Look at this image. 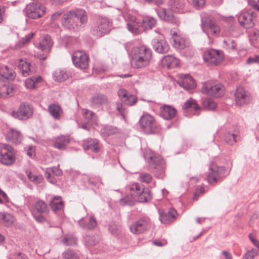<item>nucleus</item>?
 Wrapping results in <instances>:
<instances>
[{
    "mask_svg": "<svg viewBox=\"0 0 259 259\" xmlns=\"http://www.w3.org/2000/svg\"><path fill=\"white\" fill-rule=\"evenodd\" d=\"M228 172L224 166H218L216 163H211L209 171L207 175V180L209 184L214 185L228 176Z\"/></svg>",
    "mask_w": 259,
    "mask_h": 259,
    "instance_id": "4",
    "label": "nucleus"
},
{
    "mask_svg": "<svg viewBox=\"0 0 259 259\" xmlns=\"http://www.w3.org/2000/svg\"><path fill=\"white\" fill-rule=\"evenodd\" d=\"M53 45L51 37L49 34L44 35L42 40L39 43L38 48L47 54L50 51Z\"/></svg>",
    "mask_w": 259,
    "mask_h": 259,
    "instance_id": "30",
    "label": "nucleus"
},
{
    "mask_svg": "<svg viewBox=\"0 0 259 259\" xmlns=\"http://www.w3.org/2000/svg\"><path fill=\"white\" fill-rule=\"evenodd\" d=\"M83 115L86 119L90 120L92 119L93 117L95 115V113L91 110L84 109L83 110Z\"/></svg>",
    "mask_w": 259,
    "mask_h": 259,
    "instance_id": "58",
    "label": "nucleus"
},
{
    "mask_svg": "<svg viewBox=\"0 0 259 259\" xmlns=\"http://www.w3.org/2000/svg\"><path fill=\"white\" fill-rule=\"evenodd\" d=\"M203 58L207 65L218 66L222 63L224 57L222 51L209 49L204 52Z\"/></svg>",
    "mask_w": 259,
    "mask_h": 259,
    "instance_id": "8",
    "label": "nucleus"
},
{
    "mask_svg": "<svg viewBox=\"0 0 259 259\" xmlns=\"http://www.w3.org/2000/svg\"><path fill=\"white\" fill-rule=\"evenodd\" d=\"M33 112V108L29 104L23 103L19 105L17 111L11 112V115L20 120H26L32 115Z\"/></svg>",
    "mask_w": 259,
    "mask_h": 259,
    "instance_id": "12",
    "label": "nucleus"
},
{
    "mask_svg": "<svg viewBox=\"0 0 259 259\" xmlns=\"http://www.w3.org/2000/svg\"><path fill=\"white\" fill-rule=\"evenodd\" d=\"M53 76L55 80L61 82L66 80L68 78L67 73L62 70H57L53 72Z\"/></svg>",
    "mask_w": 259,
    "mask_h": 259,
    "instance_id": "43",
    "label": "nucleus"
},
{
    "mask_svg": "<svg viewBox=\"0 0 259 259\" xmlns=\"http://www.w3.org/2000/svg\"><path fill=\"white\" fill-rule=\"evenodd\" d=\"M190 46L189 41L184 38L177 36L174 37V46L178 49L183 50Z\"/></svg>",
    "mask_w": 259,
    "mask_h": 259,
    "instance_id": "38",
    "label": "nucleus"
},
{
    "mask_svg": "<svg viewBox=\"0 0 259 259\" xmlns=\"http://www.w3.org/2000/svg\"><path fill=\"white\" fill-rule=\"evenodd\" d=\"M258 253V251L255 249H252L248 251L244 256L243 259H254V257Z\"/></svg>",
    "mask_w": 259,
    "mask_h": 259,
    "instance_id": "57",
    "label": "nucleus"
},
{
    "mask_svg": "<svg viewBox=\"0 0 259 259\" xmlns=\"http://www.w3.org/2000/svg\"><path fill=\"white\" fill-rule=\"evenodd\" d=\"M144 30L152 29L156 24V20L153 17H145L142 20Z\"/></svg>",
    "mask_w": 259,
    "mask_h": 259,
    "instance_id": "40",
    "label": "nucleus"
},
{
    "mask_svg": "<svg viewBox=\"0 0 259 259\" xmlns=\"http://www.w3.org/2000/svg\"><path fill=\"white\" fill-rule=\"evenodd\" d=\"M256 14L251 10H244L238 16L240 25L246 29L253 27L256 19Z\"/></svg>",
    "mask_w": 259,
    "mask_h": 259,
    "instance_id": "11",
    "label": "nucleus"
},
{
    "mask_svg": "<svg viewBox=\"0 0 259 259\" xmlns=\"http://www.w3.org/2000/svg\"><path fill=\"white\" fill-rule=\"evenodd\" d=\"M70 143L69 136L61 135L54 138L52 146L59 150H65L67 145Z\"/></svg>",
    "mask_w": 259,
    "mask_h": 259,
    "instance_id": "22",
    "label": "nucleus"
},
{
    "mask_svg": "<svg viewBox=\"0 0 259 259\" xmlns=\"http://www.w3.org/2000/svg\"><path fill=\"white\" fill-rule=\"evenodd\" d=\"M239 139L238 133L235 132H228L224 134V141L228 145H233Z\"/></svg>",
    "mask_w": 259,
    "mask_h": 259,
    "instance_id": "39",
    "label": "nucleus"
},
{
    "mask_svg": "<svg viewBox=\"0 0 259 259\" xmlns=\"http://www.w3.org/2000/svg\"><path fill=\"white\" fill-rule=\"evenodd\" d=\"M30 64L26 61L20 60L18 64V68L22 75L26 77L32 74V70L30 68Z\"/></svg>",
    "mask_w": 259,
    "mask_h": 259,
    "instance_id": "33",
    "label": "nucleus"
},
{
    "mask_svg": "<svg viewBox=\"0 0 259 259\" xmlns=\"http://www.w3.org/2000/svg\"><path fill=\"white\" fill-rule=\"evenodd\" d=\"M48 111L54 119L59 120L60 118L62 109L59 105L56 104H51L48 106Z\"/></svg>",
    "mask_w": 259,
    "mask_h": 259,
    "instance_id": "37",
    "label": "nucleus"
},
{
    "mask_svg": "<svg viewBox=\"0 0 259 259\" xmlns=\"http://www.w3.org/2000/svg\"><path fill=\"white\" fill-rule=\"evenodd\" d=\"M79 226L84 230H93L98 225L97 221L94 215H91L88 222L84 218H81L78 222Z\"/></svg>",
    "mask_w": 259,
    "mask_h": 259,
    "instance_id": "24",
    "label": "nucleus"
},
{
    "mask_svg": "<svg viewBox=\"0 0 259 259\" xmlns=\"http://www.w3.org/2000/svg\"><path fill=\"white\" fill-rule=\"evenodd\" d=\"M72 60L74 66L80 69H85L89 67V57L82 51L74 52Z\"/></svg>",
    "mask_w": 259,
    "mask_h": 259,
    "instance_id": "14",
    "label": "nucleus"
},
{
    "mask_svg": "<svg viewBox=\"0 0 259 259\" xmlns=\"http://www.w3.org/2000/svg\"><path fill=\"white\" fill-rule=\"evenodd\" d=\"M84 239L85 245L88 247L94 246L98 242L94 236L87 235Z\"/></svg>",
    "mask_w": 259,
    "mask_h": 259,
    "instance_id": "50",
    "label": "nucleus"
},
{
    "mask_svg": "<svg viewBox=\"0 0 259 259\" xmlns=\"http://www.w3.org/2000/svg\"><path fill=\"white\" fill-rule=\"evenodd\" d=\"M151 226L150 219L147 216H144L132 223L130 226V230L132 233L138 235L143 234L149 230Z\"/></svg>",
    "mask_w": 259,
    "mask_h": 259,
    "instance_id": "10",
    "label": "nucleus"
},
{
    "mask_svg": "<svg viewBox=\"0 0 259 259\" xmlns=\"http://www.w3.org/2000/svg\"><path fill=\"white\" fill-rule=\"evenodd\" d=\"M6 139L8 141L17 144L21 142L22 136L19 132L12 129L7 133Z\"/></svg>",
    "mask_w": 259,
    "mask_h": 259,
    "instance_id": "34",
    "label": "nucleus"
},
{
    "mask_svg": "<svg viewBox=\"0 0 259 259\" xmlns=\"http://www.w3.org/2000/svg\"><path fill=\"white\" fill-rule=\"evenodd\" d=\"M52 210L57 213L63 209L64 202L60 196H54L50 201L49 203Z\"/></svg>",
    "mask_w": 259,
    "mask_h": 259,
    "instance_id": "31",
    "label": "nucleus"
},
{
    "mask_svg": "<svg viewBox=\"0 0 259 259\" xmlns=\"http://www.w3.org/2000/svg\"><path fill=\"white\" fill-rule=\"evenodd\" d=\"M34 211L39 213H44L48 214L49 213L50 209L47 204L41 200L36 201L33 205Z\"/></svg>",
    "mask_w": 259,
    "mask_h": 259,
    "instance_id": "32",
    "label": "nucleus"
},
{
    "mask_svg": "<svg viewBox=\"0 0 259 259\" xmlns=\"http://www.w3.org/2000/svg\"><path fill=\"white\" fill-rule=\"evenodd\" d=\"M88 16L82 9L76 8L66 12L62 16L61 23L65 30L71 32L79 31L87 23Z\"/></svg>",
    "mask_w": 259,
    "mask_h": 259,
    "instance_id": "1",
    "label": "nucleus"
},
{
    "mask_svg": "<svg viewBox=\"0 0 259 259\" xmlns=\"http://www.w3.org/2000/svg\"><path fill=\"white\" fill-rule=\"evenodd\" d=\"M52 172L51 171V169L50 168H48L46 169L45 176L47 179V180L52 184H55L56 183V179L52 176Z\"/></svg>",
    "mask_w": 259,
    "mask_h": 259,
    "instance_id": "55",
    "label": "nucleus"
},
{
    "mask_svg": "<svg viewBox=\"0 0 259 259\" xmlns=\"http://www.w3.org/2000/svg\"><path fill=\"white\" fill-rule=\"evenodd\" d=\"M116 108L117 111L120 113V114L123 116L125 114V109L122 107V104L121 103H116Z\"/></svg>",
    "mask_w": 259,
    "mask_h": 259,
    "instance_id": "63",
    "label": "nucleus"
},
{
    "mask_svg": "<svg viewBox=\"0 0 259 259\" xmlns=\"http://www.w3.org/2000/svg\"><path fill=\"white\" fill-rule=\"evenodd\" d=\"M112 25L110 19L106 17H99L96 23L91 26L90 34L96 38H100L110 32Z\"/></svg>",
    "mask_w": 259,
    "mask_h": 259,
    "instance_id": "3",
    "label": "nucleus"
},
{
    "mask_svg": "<svg viewBox=\"0 0 259 259\" xmlns=\"http://www.w3.org/2000/svg\"><path fill=\"white\" fill-rule=\"evenodd\" d=\"M183 108L185 109L193 108L195 110H197L199 109V107L194 100L190 99V100L187 101L184 103L183 106Z\"/></svg>",
    "mask_w": 259,
    "mask_h": 259,
    "instance_id": "49",
    "label": "nucleus"
},
{
    "mask_svg": "<svg viewBox=\"0 0 259 259\" xmlns=\"http://www.w3.org/2000/svg\"><path fill=\"white\" fill-rule=\"evenodd\" d=\"M151 50L145 45L133 49L131 53L132 63L136 68H144L148 66L152 58Z\"/></svg>",
    "mask_w": 259,
    "mask_h": 259,
    "instance_id": "2",
    "label": "nucleus"
},
{
    "mask_svg": "<svg viewBox=\"0 0 259 259\" xmlns=\"http://www.w3.org/2000/svg\"><path fill=\"white\" fill-rule=\"evenodd\" d=\"M63 12L64 11L63 10H60L52 14L51 17V21L54 22L58 20L60 16L63 14Z\"/></svg>",
    "mask_w": 259,
    "mask_h": 259,
    "instance_id": "60",
    "label": "nucleus"
},
{
    "mask_svg": "<svg viewBox=\"0 0 259 259\" xmlns=\"http://www.w3.org/2000/svg\"><path fill=\"white\" fill-rule=\"evenodd\" d=\"M102 134L107 137L110 136L118 133L117 128L112 125H105L102 128Z\"/></svg>",
    "mask_w": 259,
    "mask_h": 259,
    "instance_id": "46",
    "label": "nucleus"
},
{
    "mask_svg": "<svg viewBox=\"0 0 259 259\" xmlns=\"http://www.w3.org/2000/svg\"><path fill=\"white\" fill-rule=\"evenodd\" d=\"M16 150L10 145L0 144V163L11 165L16 161Z\"/></svg>",
    "mask_w": 259,
    "mask_h": 259,
    "instance_id": "6",
    "label": "nucleus"
},
{
    "mask_svg": "<svg viewBox=\"0 0 259 259\" xmlns=\"http://www.w3.org/2000/svg\"><path fill=\"white\" fill-rule=\"evenodd\" d=\"M193 4L196 9H199L205 4V0H193Z\"/></svg>",
    "mask_w": 259,
    "mask_h": 259,
    "instance_id": "61",
    "label": "nucleus"
},
{
    "mask_svg": "<svg viewBox=\"0 0 259 259\" xmlns=\"http://www.w3.org/2000/svg\"><path fill=\"white\" fill-rule=\"evenodd\" d=\"M117 94L121 102L125 105L133 106L137 102V97L134 95L127 94L126 90L124 89H119Z\"/></svg>",
    "mask_w": 259,
    "mask_h": 259,
    "instance_id": "21",
    "label": "nucleus"
},
{
    "mask_svg": "<svg viewBox=\"0 0 259 259\" xmlns=\"http://www.w3.org/2000/svg\"><path fill=\"white\" fill-rule=\"evenodd\" d=\"M249 238L250 241L252 242L253 245L255 246L259 250V241L256 240L252 234H250L249 235Z\"/></svg>",
    "mask_w": 259,
    "mask_h": 259,
    "instance_id": "64",
    "label": "nucleus"
},
{
    "mask_svg": "<svg viewBox=\"0 0 259 259\" xmlns=\"http://www.w3.org/2000/svg\"><path fill=\"white\" fill-rule=\"evenodd\" d=\"M141 28H142V20L138 18L131 17L127 23L128 30L135 35L141 33Z\"/></svg>",
    "mask_w": 259,
    "mask_h": 259,
    "instance_id": "23",
    "label": "nucleus"
},
{
    "mask_svg": "<svg viewBox=\"0 0 259 259\" xmlns=\"http://www.w3.org/2000/svg\"><path fill=\"white\" fill-rule=\"evenodd\" d=\"M177 215V210L173 208H170L167 213L160 212V221L164 224H169L176 219Z\"/></svg>",
    "mask_w": 259,
    "mask_h": 259,
    "instance_id": "28",
    "label": "nucleus"
},
{
    "mask_svg": "<svg viewBox=\"0 0 259 259\" xmlns=\"http://www.w3.org/2000/svg\"><path fill=\"white\" fill-rule=\"evenodd\" d=\"M32 216L34 220L39 223H44L46 222V219L42 215L43 213H39L36 212H32Z\"/></svg>",
    "mask_w": 259,
    "mask_h": 259,
    "instance_id": "53",
    "label": "nucleus"
},
{
    "mask_svg": "<svg viewBox=\"0 0 259 259\" xmlns=\"http://www.w3.org/2000/svg\"><path fill=\"white\" fill-rule=\"evenodd\" d=\"M109 230L114 235H117L119 232V227L117 225L111 223L109 225Z\"/></svg>",
    "mask_w": 259,
    "mask_h": 259,
    "instance_id": "56",
    "label": "nucleus"
},
{
    "mask_svg": "<svg viewBox=\"0 0 259 259\" xmlns=\"http://www.w3.org/2000/svg\"><path fill=\"white\" fill-rule=\"evenodd\" d=\"M163 65L168 68H174L179 64L178 60L172 55H166L162 59Z\"/></svg>",
    "mask_w": 259,
    "mask_h": 259,
    "instance_id": "36",
    "label": "nucleus"
},
{
    "mask_svg": "<svg viewBox=\"0 0 259 259\" xmlns=\"http://www.w3.org/2000/svg\"><path fill=\"white\" fill-rule=\"evenodd\" d=\"M130 193L137 198L139 202H147L152 199L150 191L143 185L137 183L132 184L130 186Z\"/></svg>",
    "mask_w": 259,
    "mask_h": 259,
    "instance_id": "5",
    "label": "nucleus"
},
{
    "mask_svg": "<svg viewBox=\"0 0 259 259\" xmlns=\"http://www.w3.org/2000/svg\"><path fill=\"white\" fill-rule=\"evenodd\" d=\"M136 201H137V198L131 195V193H130V195H125L119 200L120 204L123 206H133L135 204Z\"/></svg>",
    "mask_w": 259,
    "mask_h": 259,
    "instance_id": "41",
    "label": "nucleus"
},
{
    "mask_svg": "<svg viewBox=\"0 0 259 259\" xmlns=\"http://www.w3.org/2000/svg\"><path fill=\"white\" fill-rule=\"evenodd\" d=\"M246 62L249 64L253 63L259 64V55H255L254 57H249L247 59Z\"/></svg>",
    "mask_w": 259,
    "mask_h": 259,
    "instance_id": "59",
    "label": "nucleus"
},
{
    "mask_svg": "<svg viewBox=\"0 0 259 259\" xmlns=\"http://www.w3.org/2000/svg\"><path fill=\"white\" fill-rule=\"evenodd\" d=\"M179 80V84L185 90L190 91L194 89L196 86L195 80L189 74H181Z\"/></svg>",
    "mask_w": 259,
    "mask_h": 259,
    "instance_id": "20",
    "label": "nucleus"
},
{
    "mask_svg": "<svg viewBox=\"0 0 259 259\" xmlns=\"http://www.w3.org/2000/svg\"><path fill=\"white\" fill-rule=\"evenodd\" d=\"M201 27L203 30L210 29L213 35L218 34L220 31V27L216 24L214 19L208 16L201 18Z\"/></svg>",
    "mask_w": 259,
    "mask_h": 259,
    "instance_id": "18",
    "label": "nucleus"
},
{
    "mask_svg": "<svg viewBox=\"0 0 259 259\" xmlns=\"http://www.w3.org/2000/svg\"><path fill=\"white\" fill-rule=\"evenodd\" d=\"M141 129L146 134H155L157 131V124L153 116L149 114L142 115L139 121Z\"/></svg>",
    "mask_w": 259,
    "mask_h": 259,
    "instance_id": "9",
    "label": "nucleus"
},
{
    "mask_svg": "<svg viewBox=\"0 0 259 259\" xmlns=\"http://www.w3.org/2000/svg\"><path fill=\"white\" fill-rule=\"evenodd\" d=\"M50 168L52 174L56 176H61L62 175V171L58 167L54 166Z\"/></svg>",
    "mask_w": 259,
    "mask_h": 259,
    "instance_id": "62",
    "label": "nucleus"
},
{
    "mask_svg": "<svg viewBox=\"0 0 259 259\" xmlns=\"http://www.w3.org/2000/svg\"><path fill=\"white\" fill-rule=\"evenodd\" d=\"M63 257L65 259H75L76 256L73 250L68 249L65 250L62 254Z\"/></svg>",
    "mask_w": 259,
    "mask_h": 259,
    "instance_id": "52",
    "label": "nucleus"
},
{
    "mask_svg": "<svg viewBox=\"0 0 259 259\" xmlns=\"http://www.w3.org/2000/svg\"><path fill=\"white\" fill-rule=\"evenodd\" d=\"M156 12L161 20L169 23H174L175 22L174 16L170 9L160 7L156 9Z\"/></svg>",
    "mask_w": 259,
    "mask_h": 259,
    "instance_id": "27",
    "label": "nucleus"
},
{
    "mask_svg": "<svg viewBox=\"0 0 259 259\" xmlns=\"http://www.w3.org/2000/svg\"><path fill=\"white\" fill-rule=\"evenodd\" d=\"M25 174L27 175L28 179L35 184H40L44 180L42 175H32L31 171L28 169L25 171Z\"/></svg>",
    "mask_w": 259,
    "mask_h": 259,
    "instance_id": "44",
    "label": "nucleus"
},
{
    "mask_svg": "<svg viewBox=\"0 0 259 259\" xmlns=\"http://www.w3.org/2000/svg\"><path fill=\"white\" fill-rule=\"evenodd\" d=\"M168 3L172 8L176 9H181L184 6L183 0H169Z\"/></svg>",
    "mask_w": 259,
    "mask_h": 259,
    "instance_id": "51",
    "label": "nucleus"
},
{
    "mask_svg": "<svg viewBox=\"0 0 259 259\" xmlns=\"http://www.w3.org/2000/svg\"><path fill=\"white\" fill-rule=\"evenodd\" d=\"M45 12L44 7L34 3L27 5L25 9L26 16L33 19L40 18L45 14Z\"/></svg>",
    "mask_w": 259,
    "mask_h": 259,
    "instance_id": "13",
    "label": "nucleus"
},
{
    "mask_svg": "<svg viewBox=\"0 0 259 259\" xmlns=\"http://www.w3.org/2000/svg\"><path fill=\"white\" fill-rule=\"evenodd\" d=\"M82 146L84 150H91L94 153L100 150L99 141L96 139L88 138L82 141Z\"/></svg>",
    "mask_w": 259,
    "mask_h": 259,
    "instance_id": "26",
    "label": "nucleus"
},
{
    "mask_svg": "<svg viewBox=\"0 0 259 259\" xmlns=\"http://www.w3.org/2000/svg\"><path fill=\"white\" fill-rule=\"evenodd\" d=\"M225 89L222 83H215L212 81H207L203 84L201 92L209 96L220 98L225 94Z\"/></svg>",
    "mask_w": 259,
    "mask_h": 259,
    "instance_id": "7",
    "label": "nucleus"
},
{
    "mask_svg": "<svg viewBox=\"0 0 259 259\" xmlns=\"http://www.w3.org/2000/svg\"><path fill=\"white\" fill-rule=\"evenodd\" d=\"M152 45L154 51L159 54L166 53L169 50L168 44L162 36L153 39Z\"/></svg>",
    "mask_w": 259,
    "mask_h": 259,
    "instance_id": "16",
    "label": "nucleus"
},
{
    "mask_svg": "<svg viewBox=\"0 0 259 259\" xmlns=\"http://www.w3.org/2000/svg\"><path fill=\"white\" fill-rule=\"evenodd\" d=\"M235 100L238 106H242L250 101L249 94L241 87H238L234 93Z\"/></svg>",
    "mask_w": 259,
    "mask_h": 259,
    "instance_id": "17",
    "label": "nucleus"
},
{
    "mask_svg": "<svg viewBox=\"0 0 259 259\" xmlns=\"http://www.w3.org/2000/svg\"><path fill=\"white\" fill-rule=\"evenodd\" d=\"M34 36V33L31 32L22 37L17 43L16 46L18 48H22L25 45L29 44Z\"/></svg>",
    "mask_w": 259,
    "mask_h": 259,
    "instance_id": "45",
    "label": "nucleus"
},
{
    "mask_svg": "<svg viewBox=\"0 0 259 259\" xmlns=\"http://www.w3.org/2000/svg\"><path fill=\"white\" fill-rule=\"evenodd\" d=\"M177 113V110L170 105H164L160 108L159 114L160 116L166 120H170L174 118Z\"/></svg>",
    "mask_w": 259,
    "mask_h": 259,
    "instance_id": "25",
    "label": "nucleus"
},
{
    "mask_svg": "<svg viewBox=\"0 0 259 259\" xmlns=\"http://www.w3.org/2000/svg\"><path fill=\"white\" fill-rule=\"evenodd\" d=\"M15 219L11 214L7 212H0V225L11 227L14 223Z\"/></svg>",
    "mask_w": 259,
    "mask_h": 259,
    "instance_id": "35",
    "label": "nucleus"
},
{
    "mask_svg": "<svg viewBox=\"0 0 259 259\" xmlns=\"http://www.w3.org/2000/svg\"><path fill=\"white\" fill-rule=\"evenodd\" d=\"M145 160L148 162L149 166L153 169H161L162 157L151 150H147L144 155Z\"/></svg>",
    "mask_w": 259,
    "mask_h": 259,
    "instance_id": "15",
    "label": "nucleus"
},
{
    "mask_svg": "<svg viewBox=\"0 0 259 259\" xmlns=\"http://www.w3.org/2000/svg\"><path fill=\"white\" fill-rule=\"evenodd\" d=\"M15 76V72L12 68H10L8 66H0V80H13Z\"/></svg>",
    "mask_w": 259,
    "mask_h": 259,
    "instance_id": "29",
    "label": "nucleus"
},
{
    "mask_svg": "<svg viewBox=\"0 0 259 259\" xmlns=\"http://www.w3.org/2000/svg\"><path fill=\"white\" fill-rule=\"evenodd\" d=\"M224 47L228 50H236L237 49V44L235 40L228 39L223 41Z\"/></svg>",
    "mask_w": 259,
    "mask_h": 259,
    "instance_id": "48",
    "label": "nucleus"
},
{
    "mask_svg": "<svg viewBox=\"0 0 259 259\" xmlns=\"http://www.w3.org/2000/svg\"><path fill=\"white\" fill-rule=\"evenodd\" d=\"M90 106L94 109H100L103 105L108 103V98L106 95L98 93L93 96L90 100Z\"/></svg>",
    "mask_w": 259,
    "mask_h": 259,
    "instance_id": "19",
    "label": "nucleus"
},
{
    "mask_svg": "<svg viewBox=\"0 0 259 259\" xmlns=\"http://www.w3.org/2000/svg\"><path fill=\"white\" fill-rule=\"evenodd\" d=\"M202 106L204 108L208 110H214L217 107V104L213 99L210 98L205 99L202 102Z\"/></svg>",
    "mask_w": 259,
    "mask_h": 259,
    "instance_id": "47",
    "label": "nucleus"
},
{
    "mask_svg": "<svg viewBox=\"0 0 259 259\" xmlns=\"http://www.w3.org/2000/svg\"><path fill=\"white\" fill-rule=\"evenodd\" d=\"M42 78L40 76L28 78L25 80V86L28 89H33L35 88V83L40 82Z\"/></svg>",
    "mask_w": 259,
    "mask_h": 259,
    "instance_id": "42",
    "label": "nucleus"
},
{
    "mask_svg": "<svg viewBox=\"0 0 259 259\" xmlns=\"http://www.w3.org/2000/svg\"><path fill=\"white\" fill-rule=\"evenodd\" d=\"M140 179L141 182L150 183L152 180L151 175L148 173H142L140 175Z\"/></svg>",
    "mask_w": 259,
    "mask_h": 259,
    "instance_id": "54",
    "label": "nucleus"
}]
</instances>
